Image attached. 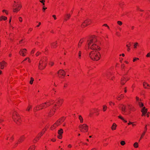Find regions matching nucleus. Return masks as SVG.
Masks as SVG:
<instances>
[{
	"mask_svg": "<svg viewBox=\"0 0 150 150\" xmlns=\"http://www.w3.org/2000/svg\"><path fill=\"white\" fill-rule=\"evenodd\" d=\"M63 133V130L62 129H60L58 131V133L59 135L57 137L59 139H61L62 138V134Z\"/></svg>",
	"mask_w": 150,
	"mask_h": 150,
	"instance_id": "obj_14",
	"label": "nucleus"
},
{
	"mask_svg": "<svg viewBox=\"0 0 150 150\" xmlns=\"http://www.w3.org/2000/svg\"><path fill=\"white\" fill-rule=\"evenodd\" d=\"M14 138L13 136H12V137H11L10 140L11 141H13V139H14Z\"/></svg>",
	"mask_w": 150,
	"mask_h": 150,
	"instance_id": "obj_56",
	"label": "nucleus"
},
{
	"mask_svg": "<svg viewBox=\"0 0 150 150\" xmlns=\"http://www.w3.org/2000/svg\"><path fill=\"white\" fill-rule=\"evenodd\" d=\"M35 44L36 45H40V43L39 42H35Z\"/></svg>",
	"mask_w": 150,
	"mask_h": 150,
	"instance_id": "obj_63",
	"label": "nucleus"
},
{
	"mask_svg": "<svg viewBox=\"0 0 150 150\" xmlns=\"http://www.w3.org/2000/svg\"><path fill=\"white\" fill-rule=\"evenodd\" d=\"M146 57H150V52L148 53L146 55Z\"/></svg>",
	"mask_w": 150,
	"mask_h": 150,
	"instance_id": "obj_54",
	"label": "nucleus"
},
{
	"mask_svg": "<svg viewBox=\"0 0 150 150\" xmlns=\"http://www.w3.org/2000/svg\"><path fill=\"white\" fill-rule=\"evenodd\" d=\"M57 41L52 43L51 44V48H56L57 47Z\"/></svg>",
	"mask_w": 150,
	"mask_h": 150,
	"instance_id": "obj_22",
	"label": "nucleus"
},
{
	"mask_svg": "<svg viewBox=\"0 0 150 150\" xmlns=\"http://www.w3.org/2000/svg\"><path fill=\"white\" fill-rule=\"evenodd\" d=\"M111 75L110 73H108L106 74V76L108 78H110V76H109V75Z\"/></svg>",
	"mask_w": 150,
	"mask_h": 150,
	"instance_id": "obj_52",
	"label": "nucleus"
},
{
	"mask_svg": "<svg viewBox=\"0 0 150 150\" xmlns=\"http://www.w3.org/2000/svg\"><path fill=\"white\" fill-rule=\"evenodd\" d=\"M88 26L86 24V23L84 21L81 24V27L82 28H85L86 27Z\"/></svg>",
	"mask_w": 150,
	"mask_h": 150,
	"instance_id": "obj_26",
	"label": "nucleus"
},
{
	"mask_svg": "<svg viewBox=\"0 0 150 150\" xmlns=\"http://www.w3.org/2000/svg\"><path fill=\"white\" fill-rule=\"evenodd\" d=\"M81 51H79V58H80V57H81Z\"/></svg>",
	"mask_w": 150,
	"mask_h": 150,
	"instance_id": "obj_53",
	"label": "nucleus"
},
{
	"mask_svg": "<svg viewBox=\"0 0 150 150\" xmlns=\"http://www.w3.org/2000/svg\"><path fill=\"white\" fill-rule=\"evenodd\" d=\"M136 99L137 101L138 102V103H139V98L137 96L136 97Z\"/></svg>",
	"mask_w": 150,
	"mask_h": 150,
	"instance_id": "obj_50",
	"label": "nucleus"
},
{
	"mask_svg": "<svg viewBox=\"0 0 150 150\" xmlns=\"http://www.w3.org/2000/svg\"><path fill=\"white\" fill-rule=\"evenodd\" d=\"M40 54V52H38L36 54V55L37 56H38Z\"/></svg>",
	"mask_w": 150,
	"mask_h": 150,
	"instance_id": "obj_58",
	"label": "nucleus"
},
{
	"mask_svg": "<svg viewBox=\"0 0 150 150\" xmlns=\"http://www.w3.org/2000/svg\"><path fill=\"white\" fill-rule=\"evenodd\" d=\"M34 79L33 78L31 77L30 78V84H32L33 83V81H34Z\"/></svg>",
	"mask_w": 150,
	"mask_h": 150,
	"instance_id": "obj_39",
	"label": "nucleus"
},
{
	"mask_svg": "<svg viewBox=\"0 0 150 150\" xmlns=\"http://www.w3.org/2000/svg\"><path fill=\"white\" fill-rule=\"evenodd\" d=\"M35 49H33L31 51V54H34L35 52Z\"/></svg>",
	"mask_w": 150,
	"mask_h": 150,
	"instance_id": "obj_46",
	"label": "nucleus"
},
{
	"mask_svg": "<svg viewBox=\"0 0 150 150\" xmlns=\"http://www.w3.org/2000/svg\"><path fill=\"white\" fill-rule=\"evenodd\" d=\"M7 19V18L4 16H2L0 17V21H2L3 20L5 21Z\"/></svg>",
	"mask_w": 150,
	"mask_h": 150,
	"instance_id": "obj_32",
	"label": "nucleus"
},
{
	"mask_svg": "<svg viewBox=\"0 0 150 150\" xmlns=\"http://www.w3.org/2000/svg\"><path fill=\"white\" fill-rule=\"evenodd\" d=\"M118 117V118H119V119H121L122 120V121L123 120H124V118L123 117H122V116H121L120 115H119Z\"/></svg>",
	"mask_w": 150,
	"mask_h": 150,
	"instance_id": "obj_47",
	"label": "nucleus"
},
{
	"mask_svg": "<svg viewBox=\"0 0 150 150\" xmlns=\"http://www.w3.org/2000/svg\"><path fill=\"white\" fill-rule=\"evenodd\" d=\"M141 111L142 112V116H145L146 113L147 112V109L145 108V107H144L141 110Z\"/></svg>",
	"mask_w": 150,
	"mask_h": 150,
	"instance_id": "obj_15",
	"label": "nucleus"
},
{
	"mask_svg": "<svg viewBox=\"0 0 150 150\" xmlns=\"http://www.w3.org/2000/svg\"><path fill=\"white\" fill-rule=\"evenodd\" d=\"M58 74L64 76L65 75V72L62 69L59 70L58 72Z\"/></svg>",
	"mask_w": 150,
	"mask_h": 150,
	"instance_id": "obj_20",
	"label": "nucleus"
},
{
	"mask_svg": "<svg viewBox=\"0 0 150 150\" xmlns=\"http://www.w3.org/2000/svg\"><path fill=\"white\" fill-rule=\"evenodd\" d=\"M47 63V59L46 57H42L40 61L38 68L40 70L43 69L45 67Z\"/></svg>",
	"mask_w": 150,
	"mask_h": 150,
	"instance_id": "obj_4",
	"label": "nucleus"
},
{
	"mask_svg": "<svg viewBox=\"0 0 150 150\" xmlns=\"http://www.w3.org/2000/svg\"><path fill=\"white\" fill-rule=\"evenodd\" d=\"M143 86L145 88H147V87H150L149 85L147 83L144 82L143 83Z\"/></svg>",
	"mask_w": 150,
	"mask_h": 150,
	"instance_id": "obj_28",
	"label": "nucleus"
},
{
	"mask_svg": "<svg viewBox=\"0 0 150 150\" xmlns=\"http://www.w3.org/2000/svg\"><path fill=\"white\" fill-rule=\"evenodd\" d=\"M131 46V45L130 42H128L127 43L126 46L127 48H130Z\"/></svg>",
	"mask_w": 150,
	"mask_h": 150,
	"instance_id": "obj_40",
	"label": "nucleus"
},
{
	"mask_svg": "<svg viewBox=\"0 0 150 150\" xmlns=\"http://www.w3.org/2000/svg\"><path fill=\"white\" fill-rule=\"evenodd\" d=\"M138 43L137 42H135L134 45V48L136 49L137 48V46L138 45Z\"/></svg>",
	"mask_w": 150,
	"mask_h": 150,
	"instance_id": "obj_43",
	"label": "nucleus"
},
{
	"mask_svg": "<svg viewBox=\"0 0 150 150\" xmlns=\"http://www.w3.org/2000/svg\"><path fill=\"white\" fill-rule=\"evenodd\" d=\"M55 112V110L52 109H51L49 113L48 116L50 117H51L53 115H54Z\"/></svg>",
	"mask_w": 150,
	"mask_h": 150,
	"instance_id": "obj_19",
	"label": "nucleus"
},
{
	"mask_svg": "<svg viewBox=\"0 0 150 150\" xmlns=\"http://www.w3.org/2000/svg\"><path fill=\"white\" fill-rule=\"evenodd\" d=\"M121 108L122 113L124 115H126V112L127 111V108L126 106L124 105H122Z\"/></svg>",
	"mask_w": 150,
	"mask_h": 150,
	"instance_id": "obj_13",
	"label": "nucleus"
},
{
	"mask_svg": "<svg viewBox=\"0 0 150 150\" xmlns=\"http://www.w3.org/2000/svg\"><path fill=\"white\" fill-rule=\"evenodd\" d=\"M120 144L122 146H124L125 144V141H122L120 142Z\"/></svg>",
	"mask_w": 150,
	"mask_h": 150,
	"instance_id": "obj_42",
	"label": "nucleus"
},
{
	"mask_svg": "<svg viewBox=\"0 0 150 150\" xmlns=\"http://www.w3.org/2000/svg\"><path fill=\"white\" fill-rule=\"evenodd\" d=\"M71 17V14L69 13H67L64 15V21H67L70 19Z\"/></svg>",
	"mask_w": 150,
	"mask_h": 150,
	"instance_id": "obj_17",
	"label": "nucleus"
},
{
	"mask_svg": "<svg viewBox=\"0 0 150 150\" xmlns=\"http://www.w3.org/2000/svg\"><path fill=\"white\" fill-rule=\"evenodd\" d=\"M124 97V96L122 94H121L119 96H117L116 98V99L117 100H120L121 99H122Z\"/></svg>",
	"mask_w": 150,
	"mask_h": 150,
	"instance_id": "obj_25",
	"label": "nucleus"
},
{
	"mask_svg": "<svg viewBox=\"0 0 150 150\" xmlns=\"http://www.w3.org/2000/svg\"><path fill=\"white\" fill-rule=\"evenodd\" d=\"M54 103V100H51L47 101L46 102L42 103V105L43 109L46 108L51 105L53 104Z\"/></svg>",
	"mask_w": 150,
	"mask_h": 150,
	"instance_id": "obj_7",
	"label": "nucleus"
},
{
	"mask_svg": "<svg viewBox=\"0 0 150 150\" xmlns=\"http://www.w3.org/2000/svg\"><path fill=\"white\" fill-rule=\"evenodd\" d=\"M116 125L115 123H113L111 127V129L112 130H115L116 129Z\"/></svg>",
	"mask_w": 150,
	"mask_h": 150,
	"instance_id": "obj_27",
	"label": "nucleus"
},
{
	"mask_svg": "<svg viewBox=\"0 0 150 150\" xmlns=\"http://www.w3.org/2000/svg\"><path fill=\"white\" fill-rule=\"evenodd\" d=\"M139 60V58H134L133 61V62H135V61H136L137 60Z\"/></svg>",
	"mask_w": 150,
	"mask_h": 150,
	"instance_id": "obj_45",
	"label": "nucleus"
},
{
	"mask_svg": "<svg viewBox=\"0 0 150 150\" xmlns=\"http://www.w3.org/2000/svg\"><path fill=\"white\" fill-rule=\"evenodd\" d=\"M79 128L81 132H85L88 131V127L86 124H84L80 125L79 126Z\"/></svg>",
	"mask_w": 150,
	"mask_h": 150,
	"instance_id": "obj_6",
	"label": "nucleus"
},
{
	"mask_svg": "<svg viewBox=\"0 0 150 150\" xmlns=\"http://www.w3.org/2000/svg\"><path fill=\"white\" fill-rule=\"evenodd\" d=\"M63 101V99H59L56 103L57 104V108H59L62 105Z\"/></svg>",
	"mask_w": 150,
	"mask_h": 150,
	"instance_id": "obj_18",
	"label": "nucleus"
},
{
	"mask_svg": "<svg viewBox=\"0 0 150 150\" xmlns=\"http://www.w3.org/2000/svg\"><path fill=\"white\" fill-rule=\"evenodd\" d=\"M12 118L14 121L18 125L21 124L22 120L19 114L16 111H14L12 114Z\"/></svg>",
	"mask_w": 150,
	"mask_h": 150,
	"instance_id": "obj_3",
	"label": "nucleus"
},
{
	"mask_svg": "<svg viewBox=\"0 0 150 150\" xmlns=\"http://www.w3.org/2000/svg\"><path fill=\"white\" fill-rule=\"evenodd\" d=\"M27 50L25 49H21L19 53L20 54L23 56H25V54Z\"/></svg>",
	"mask_w": 150,
	"mask_h": 150,
	"instance_id": "obj_16",
	"label": "nucleus"
},
{
	"mask_svg": "<svg viewBox=\"0 0 150 150\" xmlns=\"http://www.w3.org/2000/svg\"><path fill=\"white\" fill-rule=\"evenodd\" d=\"M65 119V117H63L58 120L55 122L56 124L58 126L63 122Z\"/></svg>",
	"mask_w": 150,
	"mask_h": 150,
	"instance_id": "obj_10",
	"label": "nucleus"
},
{
	"mask_svg": "<svg viewBox=\"0 0 150 150\" xmlns=\"http://www.w3.org/2000/svg\"><path fill=\"white\" fill-rule=\"evenodd\" d=\"M145 133H146V132H143L141 136L143 137H144V135H145Z\"/></svg>",
	"mask_w": 150,
	"mask_h": 150,
	"instance_id": "obj_60",
	"label": "nucleus"
},
{
	"mask_svg": "<svg viewBox=\"0 0 150 150\" xmlns=\"http://www.w3.org/2000/svg\"><path fill=\"white\" fill-rule=\"evenodd\" d=\"M44 133L43 131L41 132L40 133H39L37 135V137L39 138H40V137Z\"/></svg>",
	"mask_w": 150,
	"mask_h": 150,
	"instance_id": "obj_33",
	"label": "nucleus"
},
{
	"mask_svg": "<svg viewBox=\"0 0 150 150\" xmlns=\"http://www.w3.org/2000/svg\"><path fill=\"white\" fill-rule=\"evenodd\" d=\"M79 119L80 120V122L81 123H83V119L81 115H79Z\"/></svg>",
	"mask_w": 150,
	"mask_h": 150,
	"instance_id": "obj_30",
	"label": "nucleus"
},
{
	"mask_svg": "<svg viewBox=\"0 0 150 150\" xmlns=\"http://www.w3.org/2000/svg\"><path fill=\"white\" fill-rule=\"evenodd\" d=\"M90 58L93 60L98 61L100 57V55L98 52L95 50L91 51L89 53Z\"/></svg>",
	"mask_w": 150,
	"mask_h": 150,
	"instance_id": "obj_2",
	"label": "nucleus"
},
{
	"mask_svg": "<svg viewBox=\"0 0 150 150\" xmlns=\"http://www.w3.org/2000/svg\"><path fill=\"white\" fill-rule=\"evenodd\" d=\"M47 8L46 7H45V6H43L42 10L43 12H44L45 10Z\"/></svg>",
	"mask_w": 150,
	"mask_h": 150,
	"instance_id": "obj_49",
	"label": "nucleus"
},
{
	"mask_svg": "<svg viewBox=\"0 0 150 150\" xmlns=\"http://www.w3.org/2000/svg\"><path fill=\"white\" fill-rule=\"evenodd\" d=\"M26 138V136L25 135H23L21 136L19 139L18 142L16 143L14 145V147H15L17 146L19 144H20L24 141Z\"/></svg>",
	"mask_w": 150,
	"mask_h": 150,
	"instance_id": "obj_8",
	"label": "nucleus"
},
{
	"mask_svg": "<svg viewBox=\"0 0 150 150\" xmlns=\"http://www.w3.org/2000/svg\"><path fill=\"white\" fill-rule=\"evenodd\" d=\"M18 19L19 21L21 22L22 21V18L21 17H19L18 18Z\"/></svg>",
	"mask_w": 150,
	"mask_h": 150,
	"instance_id": "obj_48",
	"label": "nucleus"
},
{
	"mask_svg": "<svg viewBox=\"0 0 150 150\" xmlns=\"http://www.w3.org/2000/svg\"><path fill=\"white\" fill-rule=\"evenodd\" d=\"M28 59V58H25L21 62V63H23V62L24 61H26Z\"/></svg>",
	"mask_w": 150,
	"mask_h": 150,
	"instance_id": "obj_62",
	"label": "nucleus"
},
{
	"mask_svg": "<svg viewBox=\"0 0 150 150\" xmlns=\"http://www.w3.org/2000/svg\"><path fill=\"white\" fill-rule=\"evenodd\" d=\"M39 139H40L37 136L35 138L34 140H33V142L34 143H36L39 140Z\"/></svg>",
	"mask_w": 150,
	"mask_h": 150,
	"instance_id": "obj_37",
	"label": "nucleus"
},
{
	"mask_svg": "<svg viewBox=\"0 0 150 150\" xmlns=\"http://www.w3.org/2000/svg\"><path fill=\"white\" fill-rule=\"evenodd\" d=\"M117 23L118 25H122V22L121 21H118L117 22Z\"/></svg>",
	"mask_w": 150,
	"mask_h": 150,
	"instance_id": "obj_44",
	"label": "nucleus"
},
{
	"mask_svg": "<svg viewBox=\"0 0 150 150\" xmlns=\"http://www.w3.org/2000/svg\"><path fill=\"white\" fill-rule=\"evenodd\" d=\"M68 86V84L67 83H65L64 84V88H66Z\"/></svg>",
	"mask_w": 150,
	"mask_h": 150,
	"instance_id": "obj_59",
	"label": "nucleus"
},
{
	"mask_svg": "<svg viewBox=\"0 0 150 150\" xmlns=\"http://www.w3.org/2000/svg\"><path fill=\"white\" fill-rule=\"evenodd\" d=\"M83 42V39H81L80 40L78 45V47H80L81 46V45Z\"/></svg>",
	"mask_w": 150,
	"mask_h": 150,
	"instance_id": "obj_29",
	"label": "nucleus"
},
{
	"mask_svg": "<svg viewBox=\"0 0 150 150\" xmlns=\"http://www.w3.org/2000/svg\"><path fill=\"white\" fill-rule=\"evenodd\" d=\"M109 105L111 106H114L115 105V103L114 102H113L111 101H110L108 102Z\"/></svg>",
	"mask_w": 150,
	"mask_h": 150,
	"instance_id": "obj_31",
	"label": "nucleus"
},
{
	"mask_svg": "<svg viewBox=\"0 0 150 150\" xmlns=\"http://www.w3.org/2000/svg\"><path fill=\"white\" fill-rule=\"evenodd\" d=\"M14 2L15 4L13 5V12H17L20 10L22 7L20 3L16 2L15 1Z\"/></svg>",
	"mask_w": 150,
	"mask_h": 150,
	"instance_id": "obj_5",
	"label": "nucleus"
},
{
	"mask_svg": "<svg viewBox=\"0 0 150 150\" xmlns=\"http://www.w3.org/2000/svg\"><path fill=\"white\" fill-rule=\"evenodd\" d=\"M84 21L87 25H88L90 24L91 23V20L89 19H87L85 20Z\"/></svg>",
	"mask_w": 150,
	"mask_h": 150,
	"instance_id": "obj_23",
	"label": "nucleus"
},
{
	"mask_svg": "<svg viewBox=\"0 0 150 150\" xmlns=\"http://www.w3.org/2000/svg\"><path fill=\"white\" fill-rule=\"evenodd\" d=\"M58 108H57V104L56 103V104H54L52 109L56 110Z\"/></svg>",
	"mask_w": 150,
	"mask_h": 150,
	"instance_id": "obj_35",
	"label": "nucleus"
},
{
	"mask_svg": "<svg viewBox=\"0 0 150 150\" xmlns=\"http://www.w3.org/2000/svg\"><path fill=\"white\" fill-rule=\"evenodd\" d=\"M133 146L135 148H138L139 146L138 143L137 142L133 144Z\"/></svg>",
	"mask_w": 150,
	"mask_h": 150,
	"instance_id": "obj_36",
	"label": "nucleus"
},
{
	"mask_svg": "<svg viewBox=\"0 0 150 150\" xmlns=\"http://www.w3.org/2000/svg\"><path fill=\"white\" fill-rule=\"evenodd\" d=\"M125 67V65L124 64H122L121 65V68H122V69H123Z\"/></svg>",
	"mask_w": 150,
	"mask_h": 150,
	"instance_id": "obj_51",
	"label": "nucleus"
},
{
	"mask_svg": "<svg viewBox=\"0 0 150 150\" xmlns=\"http://www.w3.org/2000/svg\"><path fill=\"white\" fill-rule=\"evenodd\" d=\"M58 126L55 123L53 125L50 127L51 130H52L56 128Z\"/></svg>",
	"mask_w": 150,
	"mask_h": 150,
	"instance_id": "obj_24",
	"label": "nucleus"
},
{
	"mask_svg": "<svg viewBox=\"0 0 150 150\" xmlns=\"http://www.w3.org/2000/svg\"><path fill=\"white\" fill-rule=\"evenodd\" d=\"M116 34L118 36H120V33L118 32H117Z\"/></svg>",
	"mask_w": 150,
	"mask_h": 150,
	"instance_id": "obj_55",
	"label": "nucleus"
},
{
	"mask_svg": "<svg viewBox=\"0 0 150 150\" xmlns=\"http://www.w3.org/2000/svg\"><path fill=\"white\" fill-rule=\"evenodd\" d=\"M52 17L54 18V20H56L57 19V18L56 17V16L55 15H53L52 16Z\"/></svg>",
	"mask_w": 150,
	"mask_h": 150,
	"instance_id": "obj_64",
	"label": "nucleus"
},
{
	"mask_svg": "<svg viewBox=\"0 0 150 150\" xmlns=\"http://www.w3.org/2000/svg\"><path fill=\"white\" fill-rule=\"evenodd\" d=\"M32 106L29 105L28 106L26 109V110L28 111H29L30 110V109L32 108Z\"/></svg>",
	"mask_w": 150,
	"mask_h": 150,
	"instance_id": "obj_34",
	"label": "nucleus"
},
{
	"mask_svg": "<svg viewBox=\"0 0 150 150\" xmlns=\"http://www.w3.org/2000/svg\"><path fill=\"white\" fill-rule=\"evenodd\" d=\"M99 42L98 41L97 37L93 36L89 38L87 40V45L88 49L94 50H100V47H99Z\"/></svg>",
	"mask_w": 150,
	"mask_h": 150,
	"instance_id": "obj_1",
	"label": "nucleus"
},
{
	"mask_svg": "<svg viewBox=\"0 0 150 150\" xmlns=\"http://www.w3.org/2000/svg\"><path fill=\"white\" fill-rule=\"evenodd\" d=\"M7 63L4 61H2L0 62V69H3L4 67H6Z\"/></svg>",
	"mask_w": 150,
	"mask_h": 150,
	"instance_id": "obj_11",
	"label": "nucleus"
},
{
	"mask_svg": "<svg viewBox=\"0 0 150 150\" xmlns=\"http://www.w3.org/2000/svg\"><path fill=\"white\" fill-rule=\"evenodd\" d=\"M138 104L140 107H142L144 106L143 103L142 102H139Z\"/></svg>",
	"mask_w": 150,
	"mask_h": 150,
	"instance_id": "obj_41",
	"label": "nucleus"
},
{
	"mask_svg": "<svg viewBox=\"0 0 150 150\" xmlns=\"http://www.w3.org/2000/svg\"><path fill=\"white\" fill-rule=\"evenodd\" d=\"M129 78L127 77L126 74H125V75L123 76L122 77L120 81L121 84L124 85L127 82V81L129 80Z\"/></svg>",
	"mask_w": 150,
	"mask_h": 150,
	"instance_id": "obj_9",
	"label": "nucleus"
},
{
	"mask_svg": "<svg viewBox=\"0 0 150 150\" xmlns=\"http://www.w3.org/2000/svg\"><path fill=\"white\" fill-rule=\"evenodd\" d=\"M42 105L41 104L37 105L34 107L33 109V110L34 112L38 111L43 109Z\"/></svg>",
	"mask_w": 150,
	"mask_h": 150,
	"instance_id": "obj_12",
	"label": "nucleus"
},
{
	"mask_svg": "<svg viewBox=\"0 0 150 150\" xmlns=\"http://www.w3.org/2000/svg\"><path fill=\"white\" fill-rule=\"evenodd\" d=\"M23 40H21L19 41V44H22V43H23Z\"/></svg>",
	"mask_w": 150,
	"mask_h": 150,
	"instance_id": "obj_61",
	"label": "nucleus"
},
{
	"mask_svg": "<svg viewBox=\"0 0 150 150\" xmlns=\"http://www.w3.org/2000/svg\"><path fill=\"white\" fill-rule=\"evenodd\" d=\"M147 125H146L145 127H144V132H146V131H147V127H146Z\"/></svg>",
	"mask_w": 150,
	"mask_h": 150,
	"instance_id": "obj_57",
	"label": "nucleus"
},
{
	"mask_svg": "<svg viewBox=\"0 0 150 150\" xmlns=\"http://www.w3.org/2000/svg\"><path fill=\"white\" fill-rule=\"evenodd\" d=\"M128 108L130 111H134L136 110L134 107L131 105H129Z\"/></svg>",
	"mask_w": 150,
	"mask_h": 150,
	"instance_id": "obj_21",
	"label": "nucleus"
},
{
	"mask_svg": "<svg viewBox=\"0 0 150 150\" xmlns=\"http://www.w3.org/2000/svg\"><path fill=\"white\" fill-rule=\"evenodd\" d=\"M103 111H105L106 110L107 107L106 105H103Z\"/></svg>",
	"mask_w": 150,
	"mask_h": 150,
	"instance_id": "obj_38",
	"label": "nucleus"
}]
</instances>
